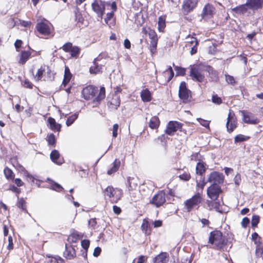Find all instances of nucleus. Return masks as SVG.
<instances>
[{
  "mask_svg": "<svg viewBox=\"0 0 263 263\" xmlns=\"http://www.w3.org/2000/svg\"><path fill=\"white\" fill-rule=\"evenodd\" d=\"M30 72L35 82L44 81L52 82L54 80L55 73L46 64H42L34 72V68L32 67Z\"/></svg>",
  "mask_w": 263,
  "mask_h": 263,
  "instance_id": "1",
  "label": "nucleus"
},
{
  "mask_svg": "<svg viewBox=\"0 0 263 263\" xmlns=\"http://www.w3.org/2000/svg\"><path fill=\"white\" fill-rule=\"evenodd\" d=\"M208 243L213 245L214 249L221 250L227 245L228 239L220 231L214 230L210 233Z\"/></svg>",
  "mask_w": 263,
  "mask_h": 263,
  "instance_id": "2",
  "label": "nucleus"
},
{
  "mask_svg": "<svg viewBox=\"0 0 263 263\" xmlns=\"http://www.w3.org/2000/svg\"><path fill=\"white\" fill-rule=\"evenodd\" d=\"M35 31L42 37L49 39L54 35V28L52 24L46 19L38 21L35 25Z\"/></svg>",
  "mask_w": 263,
  "mask_h": 263,
  "instance_id": "3",
  "label": "nucleus"
},
{
  "mask_svg": "<svg viewBox=\"0 0 263 263\" xmlns=\"http://www.w3.org/2000/svg\"><path fill=\"white\" fill-rule=\"evenodd\" d=\"M203 197L199 194H195L183 202V208L187 212L198 210L203 201Z\"/></svg>",
  "mask_w": 263,
  "mask_h": 263,
  "instance_id": "4",
  "label": "nucleus"
},
{
  "mask_svg": "<svg viewBox=\"0 0 263 263\" xmlns=\"http://www.w3.org/2000/svg\"><path fill=\"white\" fill-rule=\"evenodd\" d=\"M183 124L177 121H170L166 126L164 132L165 134L168 136H173L175 133L179 131L180 134H177V135L182 136V134L184 135H187V131L183 128Z\"/></svg>",
  "mask_w": 263,
  "mask_h": 263,
  "instance_id": "5",
  "label": "nucleus"
},
{
  "mask_svg": "<svg viewBox=\"0 0 263 263\" xmlns=\"http://www.w3.org/2000/svg\"><path fill=\"white\" fill-rule=\"evenodd\" d=\"M104 195L108 197L112 203H117L122 198L123 191L121 189L108 186L104 191Z\"/></svg>",
  "mask_w": 263,
  "mask_h": 263,
  "instance_id": "6",
  "label": "nucleus"
},
{
  "mask_svg": "<svg viewBox=\"0 0 263 263\" xmlns=\"http://www.w3.org/2000/svg\"><path fill=\"white\" fill-rule=\"evenodd\" d=\"M110 2H105L103 0H93L91 4L92 10L97 14L98 17L103 18L105 14L106 5L110 6Z\"/></svg>",
  "mask_w": 263,
  "mask_h": 263,
  "instance_id": "7",
  "label": "nucleus"
},
{
  "mask_svg": "<svg viewBox=\"0 0 263 263\" xmlns=\"http://www.w3.org/2000/svg\"><path fill=\"white\" fill-rule=\"evenodd\" d=\"M178 96L182 102L184 103H189L192 98V92L187 88V84L184 81H182L179 85Z\"/></svg>",
  "mask_w": 263,
  "mask_h": 263,
  "instance_id": "8",
  "label": "nucleus"
},
{
  "mask_svg": "<svg viewBox=\"0 0 263 263\" xmlns=\"http://www.w3.org/2000/svg\"><path fill=\"white\" fill-rule=\"evenodd\" d=\"M110 7L111 11L106 14L104 22L109 28L114 29L116 25V18L115 16V13L117 10V5L115 1L111 3Z\"/></svg>",
  "mask_w": 263,
  "mask_h": 263,
  "instance_id": "9",
  "label": "nucleus"
},
{
  "mask_svg": "<svg viewBox=\"0 0 263 263\" xmlns=\"http://www.w3.org/2000/svg\"><path fill=\"white\" fill-rule=\"evenodd\" d=\"M98 91V86L89 84L84 87L81 91L82 97L86 101L91 100L93 103V98Z\"/></svg>",
  "mask_w": 263,
  "mask_h": 263,
  "instance_id": "10",
  "label": "nucleus"
},
{
  "mask_svg": "<svg viewBox=\"0 0 263 263\" xmlns=\"http://www.w3.org/2000/svg\"><path fill=\"white\" fill-rule=\"evenodd\" d=\"M204 71L200 66L194 65L190 68V76L194 81L203 82L205 80Z\"/></svg>",
  "mask_w": 263,
  "mask_h": 263,
  "instance_id": "11",
  "label": "nucleus"
},
{
  "mask_svg": "<svg viewBox=\"0 0 263 263\" xmlns=\"http://www.w3.org/2000/svg\"><path fill=\"white\" fill-rule=\"evenodd\" d=\"M60 49H62L65 52L69 53L70 58L78 59L81 53V49L77 46H73L70 42L65 43Z\"/></svg>",
  "mask_w": 263,
  "mask_h": 263,
  "instance_id": "12",
  "label": "nucleus"
},
{
  "mask_svg": "<svg viewBox=\"0 0 263 263\" xmlns=\"http://www.w3.org/2000/svg\"><path fill=\"white\" fill-rule=\"evenodd\" d=\"M166 194L164 190L158 191L149 200V203L156 208H160L166 202Z\"/></svg>",
  "mask_w": 263,
  "mask_h": 263,
  "instance_id": "13",
  "label": "nucleus"
},
{
  "mask_svg": "<svg viewBox=\"0 0 263 263\" xmlns=\"http://www.w3.org/2000/svg\"><path fill=\"white\" fill-rule=\"evenodd\" d=\"M142 32L145 34H148L149 37L151 39V52L153 54L155 53L156 52L158 41V36L156 31L154 29H152L150 28H148L147 29H146L145 28H143Z\"/></svg>",
  "mask_w": 263,
  "mask_h": 263,
  "instance_id": "14",
  "label": "nucleus"
},
{
  "mask_svg": "<svg viewBox=\"0 0 263 263\" xmlns=\"http://www.w3.org/2000/svg\"><path fill=\"white\" fill-rule=\"evenodd\" d=\"M199 0H183L181 11L183 15H187L197 7Z\"/></svg>",
  "mask_w": 263,
  "mask_h": 263,
  "instance_id": "15",
  "label": "nucleus"
},
{
  "mask_svg": "<svg viewBox=\"0 0 263 263\" xmlns=\"http://www.w3.org/2000/svg\"><path fill=\"white\" fill-rule=\"evenodd\" d=\"M9 161L16 170L22 174L24 177L30 179L33 178L32 175L19 162L17 156H15L11 157Z\"/></svg>",
  "mask_w": 263,
  "mask_h": 263,
  "instance_id": "16",
  "label": "nucleus"
},
{
  "mask_svg": "<svg viewBox=\"0 0 263 263\" xmlns=\"http://www.w3.org/2000/svg\"><path fill=\"white\" fill-rule=\"evenodd\" d=\"M186 39H188L185 46L186 50H189L191 55L196 54L197 52L198 46L199 45V42L197 39L190 34L187 36Z\"/></svg>",
  "mask_w": 263,
  "mask_h": 263,
  "instance_id": "17",
  "label": "nucleus"
},
{
  "mask_svg": "<svg viewBox=\"0 0 263 263\" xmlns=\"http://www.w3.org/2000/svg\"><path fill=\"white\" fill-rule=\"evenodd\" d=\"M237 119L234 112L230 109L227 118L226 127L229 133H232L237 127Z\"/></svg>",
  "mask_w": 263,
  "mask_h": 263,
  "instance_id": "18",
  "label": "nucleus"
},
{
  "mask_svg": "<svg viewBox=\"0 0 263 263\" xmlns=\"http://www.w3.org/2000/svg\"><path fill=\"white\" fill-rule=\"evenodd\" d=\"M222 192L220 186L218 184H212L207 188L206 193L208 197L211 200H216Z\"/></svg>",
  "mask_w": 263,
  "mask_h": 263,
  "instance_id": "19",
  "label": "nucleus"
},
{
  "mask_svg": "<svg viewBox=\"0 0 263 263\" xmlns=\"http://www.w3.org/2000/svg\"><path fill=\"white\" fill-rule=\"evenodd\" d=\"M216 10L215 6L211 3L206 4L201 13V16L202 19H210L216 14Z\"/></svg>",
  "mask_w": 263,
  "mask_h": 263,
  "instance_id": "20",
  "label": "nucleus"
},
{
  "mask_svg": "<svg viewBox=\"0 0 263 263\" xmlns=\"http://www.w3.org/2000/svg\"><path fill=\"white\" fill-rule=\"evenodd\" d=\"M29 50H22L19 51L18 54V63L20 65H24L26 62L32 57H34L35 55H32L34 50L29 47Z\"/></svg>",
  "mask_w": 263,
  "mask_h": 263,
  "instance_id": "21",
  "label": "nucleus"
},
{
  "mask_svg": "<svg viewBox=\"0 0 263 263\" xmlns=\"http://www.w3.org/2000/svg\"><path fill=\"white\" fill-rule=\"evenodd\" d=\"M224 180V176L222 173L218 172L213 171L211 172L208 178V182L212 184H222Z\"/></svg>",
  "mask_w": 263,
  "mask_h": 263,
  "instance_id": "22",
  "label": "nucleus"
},
{
  "mask_svg": "<svg viewBox=\"0 0 263 263\" xmlns=\"http://www.w3.org/2000/svg\"><path fill=\"white\" fill-rule=\"evenodd\" d=\"M106 97V89L104 86H98V91L93 98V106L98 107Z\"/></svg>",
  "mask_w": 263,
  "mask_h": 263,
  "instance_id": "23",
  "label": "nucleus"
},
{
  "mask_svg": "<svg viewBox=\"0 0 263 263\" xmlns=\"http://www.w3.org/2000/svg\"><path fill=\"white\" fill-rule=\"evenodd\" d=\"M121 102L120 97L116 93L111 95V97L108 98L107 105L110 110H116L120 106Z\"/></svg>",
  "mask_w": 263,
  "mask_h": 263,
  "instance_id": "24",
  "label": "nucleus"
},
{
  "mask_svg": "<svg viewBox=\"0 0 263 263\" xmlns=\"http://www.w3.org/2000/svg\"><path fill=\"white\" fill-rule=\"evenodd\" d=\"M241 113L245 123L250 124H257L259 122V120L252 113L246 110H241Z\"/></svg>",
  "mask_w": 263,
  "mask_h": 263,
  "instance_id": "25",
  "label": "nucleus"
},
{
  "mask_svg": "<svg viewBox=\"0 0 263 263\" xmlns=\"http://www.w3.org/2000/svg\"><path fill=\"white\" fill-rule=\"evenodd\" d=\"M83 237L84 235L83 233L73 229L71 231L67 240L69 243L72 244L78 242L79 240L81 239Z\"/></svg>",
  "mask_w": 263,
  "mask_h": 263,
  "instance_id": "26",
  "label": "nucleus"
},
{
  "mask_svg": "<svg viewBox=\"0 0 263 263\" xmlns=\"http://www.w3.org/2000/svg\"><path fill=\"white\" fill-rule=\"evenodd\" d=\"M246 3L249 10L254 12L263 8V0H247Z\"/></svg>",
  "mask_w": 263,
  "mask_h": 263,
  "instance_id": "27",
  "label": "nucleus"
},
{
  "mask_svg": "<svg viewBox=\"0 0 263 263\" xmlns=\"http://www.w3.org/2000/svg\"><path fill=\"white\" fill-rule=\"evenodd\" d=\"M102 54H100L96 58H95L93 61V65L90 66L89 68V72L91 74H98L102 72V65H99L97 62L98 61H100L102 59L101 56Z\"/></svg>",
  "mask_w": 263,
  "mask_h": 263,
  "instance_id": "28",
  "label": "nucleus"
},
{
  "mask_svg": "<svg viewBox=\"0 0 263 263\" xmlns=\"http://www.w3.org/2000/svg\"><path fill=\"white\" fill-rule=\"evenodd\" d=\"M63 256L67 259H73L76 257V251L73 246L65 244Z\"/></svg>",
  "mask_w": 263,
  "mask_h": 263,
  "instance_id": "29",
  "label": "nucleus"
},
{
  "mask_svg": "<svg viewBox=\"0 0 263 263\" xmlns=\"http://www.w3.org/2000/svg\"><path fill=\"white\" fill-rule=\"evenodd\" d=\"M50 158L54 163L59 165H61L65 162L64 158L61 156L59 152L56 149L51 151Z\"/></svg>",
  "mask_w": 263,
  "mask_h": 263,
  "instance_id": "30",
  "label": "nucleus"
},
{
  "mask_svg": "<svg viewBox=\"0 0 263 263\" xmlns=\"http://www.w3.org/2000/svg\"><path fill=\"white\" fill-rule=\"evenodd\" d=\"M141 230L145 236H148L151 235L153 229L147 218H144L142 220Z\"/></svg>",
  "mask_w": 263,
  "mask_h": 263,
  "instance_id": "31",
  "label": "nucleus"
},
{
  "mask_svg": "<svg viewBox=\"0 0 263 263\" xmlns=\"http://www.w3.org/2000/svg\"><path fill=\"white\" fill-rule=\"evenodd\" d=\"M206 204L209 211L215 210L218 213H222L223 211L219 201L207 200Z\"/></svg>",
  "mask_w": 263,
  "mask_h": 263,
  "instance_id": "32",
  "label": "nucleus"
},
{
  "mask_svg": "<svg viewBox=\"0 0 263 263\" xmlns=\"http://www.w3.org/2000/svg\"><path fill=\"white\" fill-rule=\"evenodd\" d=\"M170 255L167 252H162L153 259V263H168Z\"/></svg>",
  "mask_w": 263,
  "mask_h": 263,
  "instance_id": "33",
  "label": "nucleus"
},
{
  "mask_svg": "<svg viewBox=\"0 0 263 263\" xmlns=\"http://www.w3.org/2000/svg\"><path fill=\"white\" fill-rule=\"evenodd\" d=\"M127 183L128 185V190L130 195L134 198L136 197L134 195V193L132 192L138 186L137 179L134 177H128L127 178Z\"/></svg>",
  "mask_w": 263,
  "mask_h": 263,
  "instance_id": "34",
  "label": "nucleus"
},
{
  "mask_svg": "<svg viewBox=\"0 0 263 263\" xmlns=\"http://www.w3.org/2000/svg\"><path fill=\"white\" fill-rule=\"evenodd\" d=\"M205 71L209 73L211 81L218 82L219 81L218 72L213 67L210 65L207 66Z\"/></svg>",
  "mask_w": 263,
  "mask_h": 263,
  "instance_id": "35",
  "label": "nucleus"
},
{
  "mask_svg": "<svg viewBox=\"0 0 263 263\" xmlns=\"http://www.w3.org/2000/svg\"><path fill=\"white\" fill-rule=\"evenodd\" d=\"M249 10V8L246 3L244 4L240 5L232 9V11L233 12H234L235 14L239 15L246 13Z\"/></svg>",
  "mask_w": 263,
  "mask_h": 263,
  "instance_id": "36",
  "label": "nucleus"
},
{
  "mask_svg": "<svg viewBox=\"0 0 263 263\" xmlns=\"http://www.w3.org/2000/svg\"><path fill=\"white\" fill-rule=\"evenodd\" d=\"M121 161L119 159H115L114 162H112L111 164V167L110 168H109L107 172V174L108 175H111L112 174H114L116 172H117L120 166H121Z\"/></svg>",
  "mask_w": 263,
  "mask_h": 263,
  "instance_id": "37",
  "label": "nucleus"
},
{
  "mask_svg": "<svg viewBox=\"0 0 263 263\" xmlns=\"http://www.w3.org/2000/svg\"><path fill=\"white\" fill-rule=\"evenodd\" d=\"M141 100L144 102H148L152 101L153 97L151 91L148 88L143 89L140 92Z\"/></svg>",
  "mask_w": 263,
  "mask_h": 263,
  "instance_id": "38",
  "label": "nucleus"
},
{
  "mask_svg": "<svg viewBox=\"0 0 263 263\" xmlns=\"http://www.w3.org/2000/svg\"><path fill=\"white\" fill-rule=\"evenodd\" d=\"M72 77V75L71 73L69 68L67 66H66L65 68L64 78L62 85L63 86H66L71 80Z\"/></svg>",
  "mask_w": 263,
  "mask_h": 263,
  "instance_id": "39",
  "label": "nucleus"
},
{
  "mask_svg": "<svg viewBox=\"0 0 263 263\" xmlns=\"http://www.w3.org/2000/svg\"><path fill=\"white\" fill-rule=\"evenodd\" d=\"M206 184V182L205 181L203 178L200 181H196V193L195 194H199L203 197V189Z\"/></svg>",
  "mask_w": 263,
  "mask_h": 263,
  "instance_id": "40",
  "label": "nucleus"
},
{
  "mask_svg": "<svg viewBox=\"0 0 263 263\" xmlns=\"http://www.w3.org/2000/svg\"><path fill=\"white\" fill-rule=\"evenodd\" d=\"M48 122L50 125V128L54 132H60L61 128V125L57 123L54 118L52 117H49L48 118Z\"/></svg>",
  "mask_w": 263,
  "mask_h": 263,
  "instance_id": "41",
  "label": "nucleus"
},
{
  "mask_svg": "<svg viewBox=\"0 0 263 263\" xmlns=\"http://www.w3.org/2000/svg\"><path fill=\"white\" fill-rule=\"evenodd\" d=\"M206 164L203 160L197 162L196 166V173L198 175L202 176L206 171Z\"/></svg>",
  "mask_w": 263,
  "mask_h": 263,
  "instance_id": "42",
  "label": "nucleus"
},
{
  "mask_svg": "<svg viewBox=\"0 0 263 263\" xmlns=\"http://www.w3.org/2000/svg\"><path fill=\"white\" fill-rule=\"evenodd\" d=\"M160 124V121L158 117L155 116L152 117L148 123L149 127L152 129H157Z\"/></svg>",
  "mask_w": 263,
  "mask_h": 263,
  "instance_id": "43",
  "label": "nucleus"
},
{
  "mask_svg": "<svg viewBox=\"0 0 263 263\" xmlns=\"http://www.w3.org/2000/svg\"><path fill=\"white\" fill-rule=\"evenodd\" d=\"M166 27V16L162 15L158 17V30L160 32H164Z\"/></svg>",
  "mask_w": 263,
  "mask_h": 263,
  "instance_id": "44",
  "label": "nucleus"
},
{
  "mask_svg": "<svg viewBox=\"0 0 263 263\" xmlns=\"http://www.w3.org/2000/svg\"><path fill=\"white\" fill-rule=\"evenodd\" d=\"M163 74L166 77L165 80V82H169L174 76V73L172 67L170 66L168 68L163 72Z\"/></svg>",
  "mask_w": 263,
  "mask_h": 263,
  "instance_id": "45",
  "label": "nucleus"
},
{
  "mask_svg": "<svg viewBox=\"0 0 263 263\" xmlns=\"http://www.w3.org/2000/svg\"><path fill=\"white\" fill-rule=\"evenodd\" d=\"M4 174L7 180L10 181L14 180L15 174L13 171L8 166L4 168Z\"/></svg>",
  "mask_w": 263,
  "mask_h": 263,
  "instance_id": "46",
  "label": "nucleus"
},
{
  "mask_svg": "<svg viewBox=\"0 0 263 263\" xmlns=\"http://www.w3.org/2000/svg\"><path fill=\"white\" fill-rule=\"evenodd\" d=\"M204 157L199 152L193 153L190 156V160L192 161L200 162L204 160Z\"/></svg>",
  "mask_w": 263,
  "mask_h": 263,
  "instance_id": "47",
  "label": "nucleus"
},
{
  "mask_svg": "<svg viewBox=\"0 0 263 263\" xmlns=\"http://www.w3.org/2000/svg\"><path fill=\"white\" fill-rule=\"evenodd\" d=\"M17 206L18 208L21 209L22 211H24L25 212H27L26 202L23 198L18 199L17 202Z\"/></svg>",
  "mask_w": 263,
  "mask_h": 263,
  "instance_id": "48",
  "label": "nucleus"
},
{
  "mask_svg": "<svg viewBox=\"0 0 263 263\" xmlns=\"http://www.w3.org/2000/svg\"><path fill=\"white\" fill-rule=\"evenodd\" d=\"M249 136H246L242 134L236 135L234 138V142L235 143L246 141L249 139Z\"/></svg>",
  "mask_w": 263,
  "mask_h": 263,
  "instance_id": "49",
  "label": "nucleus"
},
{
  "mask_svg": "<svg viewBox=\"0 0 263 263\" xmlns=\"http://www.w3.org/2000/svg\"><path fill=\"white\" fill-rule=\"evenodd\" d=\"M47 257L48 258H51V259L50 260V262L51 263H65V260L60 256H50L48 255Z\"/></svg>",
  "mask_w": 263,
  "mask_h": 263,
  "instance_id": "50",
  "label": "nucleus"
},
{
  "mask_svg": "<svg viewBox=\"0 0 263 263\" xmlns=\"http://www.w3.org/2000/svg\"><path fill=\"white\" fill-rule=\"evenodd\" d=\"M263 254V244L262 243L256 245L255 249V255L257 257L259 258Z\"/></svg>",
  "mask_w": 263,
  "mask_h": 263,
  "instance_id": "51",
  "label": "nucleus"
},
{
  "mask_svg": "<svg viewBox=\"0 0 263 263\" xmlns=\"http://www.w3.org/2000/svg\"><path fill=\"white\" fill-rule=\"evenodd\" d=\"M46 140L48 142V144L49 145H51L53 147L55 146L56 139L55 136L53 134H50L48 135L47 137Z\"/></svg>",
  "mask_w": 263,
  "mask_h": 263,
  "instance_id": "52",
  "label": "nucleus"
},
{
  "mask_svg": "<svg viewBox=\"0 0 263 263\" xmlns=\"http://www.w3.org/2000/svg\"><path fill=\"white\" fill-rule=\"evenodd\" d=\"M166 134H162L158 136L157 139H155V141L156 142H160L161 143H164L166 144L167 142L168 137Z\"/></svg>",
  "mask_w": 263,
  "mask_h": 263,
  "instance_id": "53",
  "label": "nucleus"
},
{
  "mask_svg": "<svg viewBox=\"0 0 263 263\" xmlns=\"http://www.w3.org/2000/svg\"><path fill=\"white\" fill-rule=\"evenodd\" d=\"M225 78H226V82L229 84H230V85H232L233 86H234L235 85H236L237 84L236 81L235 80V79L234 78V77H233L232 76H231V75L228 74H225Z\"/></svg>",
  "mask_w": 263,
  "mask_h": 263,
  "instance_id": "54",
  "label": "nucleus"
},
{
  "mask_svg": "<svg viewBox=\"0 0 263 263\" xmlns=\"http://www.w3.org/2000/svg\"><path fill=\"white\" fill-rule=\"evenodd\" d=\"M260 221V217L257 215H253L251 219V226L256 228Z\"/></svg>",
  "mask_w": 263,
  "mask_h": 263,
  "instance_id": "55",
  "label": "nucleus"
},
{
  "mask_svg": "<svg viewBox=\"0 0 263 263\" xmlns=\"http://www.w3.org/2000/svg\"><path fill=\"white\" fill-rule=\"evenodd\" d=\"M252 239L254 241V243L256 245H258L262 243L261 242V238L258 235V234L256 232H254L252 235Z\"/></svg>",
  "mask_w": 263,
  "mask_h": 263,
  "instance_id": "56",
  "label": "nucleus"
},
{
  "mask_svg": "<svg viewBox=\"0 0 263 263\" xmlns=\"http://www.w3.org/2000/svg\"><path fill=\"white\" fill-rule=\"evenodd\" d=\"M147 257L145 255H140L135 258L132 263H145L147 261Z\"/></svg>",
  "mask_w": 263,
  "mask_h": 263,
  "instance_id": "57",
  "label": "nucleus"
},
{
  "mask_svg": "<svg viewBox=\"0 0 263 263\" xmlns=\"http://www.w3.org/2000/svg\"><path fill=\"white\" fill-rule=\"evenodd\" d=\"M88 226L90 228L95 230L98 228V222L96 218H91L88 221Z\"/></svg>",
  "mask_w": 263,
  "mask_h": 263,
  "instance_id": "58",
  "label": "nucleus"
},
{
  "mask_svg": "<svg viewBox=\"0 0 263 263\" xmlns=\"http://www.w3.org/2000/svg\"><path fill=\"white\" fill-rule=\"evenodd\" d=\"M175 70L176 72V76H184L186 73V69L179 66H175Z\"/></svg>",
  "mask_w": 263,
  "mask_h": 263,
  "instance_id": "59",
  "label": "nucleus"
},
{
  "mask_svg": "<svg viewBox=\"0 0 263 263\" xmlns=\"http://www.w3.org/2000/svg\"><path fill=\"white\" fill-rule=\"evenodd\" d=\"M77 118L78 115L76 114L72 115L71 116H70L69 117H68L66 122L67 126H69L73 124Z\"/></svg>",
  "mask_w": 263,
  "mask_h": 263,
  "instance_id": "60",
  "label": "nucleus"
},
{
  "mask_svg": "<svg viewBox=\"0 0 263 263\" xmlns=\"http://www.w3.org/2000/svg\"><path fill=\"white\" fill-rule=\"evenodd\" d=\"M179 178L181 180L187 181L191 179V176L189 172H185L183 174H180L179 176Z\"/></svg>",
  "mask_w": 263,
  "mask_h": 263,
  "instance_id": "61",
  "label": "nucleus"
},
{
  "mask_svg": "<svg viewBox=\"0 0 263 263\" xmlns=\"http://www.w3.org/2000/svg\"><path fill=\"white\" fill-rule=\"evenodd\" d=\"M212 101L213 103L220 105L222 103V99L217 95L215 94L212 96Z\"/></svg>",
  "mask_w": 263,
  "mask_h": 263,
  "instance_id": "62",
  "label": "nucleus"
},
{
  "mask_svg": "<svg viewBox=\"0 0 263 263\" xmlns=\"http://www.w3.org/2000/svg\"><path fill=\"white\" fill-rule=\"evenodd\" d=\"M23 44V42L21 40L17 39L15 41L14 45L17 52L21 51L20 49L22 47Z\"/></svg>",
  "mask_w": 263,
  "mask_h": 263,
  "instance_id": "63",
  "label": "nucleus"
},
{
  "mask_svg": "<svg viewBox=\"0 0 263 263\" xmlns=\"http://www.w3.org/2000/svg\"><path fill=\"white\" fill-rule=\"evenodd\" d=\"M8 190L11 191L17 194H19L21 192V190L13 184H10Z\"/></svg>",
  "mask_w": 263,
  "mask_h": 263,
  "instance_id": "64",
  "label": "nucleus"
}]
</instances>
